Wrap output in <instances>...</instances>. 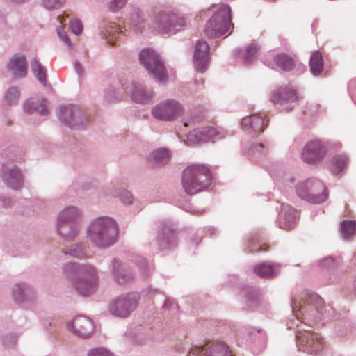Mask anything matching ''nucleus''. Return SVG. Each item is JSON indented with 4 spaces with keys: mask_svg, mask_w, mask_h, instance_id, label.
I'll return each instance as SVG.
<instances>
[{
    "mask_svg": "<svg viewBox=\"0 0 356 356\" xmlns=\"http://www.w3.org/2000/svg\"><path fill=\"white\" fill-rule=\"evenodd\" d=\"M85 238L93 245H114L119 242V227L116 221L108 216H99L86 226Z\"/></svg>",
    "mask_w": 356,
    "mask_h": 356,
    "instance_id": "f257e3e1",
    "label": "nucleus"
},
{
    "mask_svg": "<svg viewBox=\"0 0 356 356\" xmlns=\"http://www.w3.org/2000/svg\"><path fill=\"white\" fill-rule=\"evenodd\" d=\"M211 181V172L204 165L193 164L184 169L182 187L188 195H194L207 188Z\"/></svg>",
    "mask_w": 356,
    "mask_h": 356,
    "instance_id": "f03ea898",
    "label": "nucleus"
},
{
    "mask_svg": "<svg viewBox=\"0 0 356 356\" xmlns=\"http://www.w3.org/2000/svg\"><path fill=\"white\" fill-rule=\"evenodd\" d=\"M187 25L186 17L170 10L156 13L153 19V29L160 34L175 35Z\"/></svg>",
    "mask_w": 356,
    "mask_h": 356,
    "instance_id": "7ed1b4c3",
    "label": "nucleus"
},
{
    "mask_svg": "<svg viewBox=\"0 0 356 356\" xmlns=\"http://www.w3.org/2000/svg\"><path fill=\"white\" fill-rule=\"evenodd\" d=\"M231 25V8L228 5H221L207 22L204 34L216 38L225 34Z\"/></svg>",
    "mask_w": 356,
    "mask_h": 356,
    "instance_id": "20e7f679",
    "label": "nucleus"
},
{
    "mask_svg": "<svg viewBox=\"0 0 356 356\" xmlns=\"http://www.w3.org/2000/svg\"><path fill=\"white\" fill-rule=\"evenodd\" d=\"M139 59L148 74L156 81L160 83H165L168 81V76L164 63L154 50L143 49L139 54Z\"/></svg>",
    "mask_w": 356,
    "mask_h": 356,
    "instance_id": "39448f33",
    "label": "nucleus"
},
{
    "mask_svg": "<svg viewBox=\"0 0 356 356\" xmlns=\"http://www.w3.org/2000/svg\"><path fill=\"white\" fill-rule=\"evenodd\" d=\"M296 193L301 199L314 204L325 202L328 196L327 189L324 184L315 178L299 182L296 185Z\"/></svg>",
    "mask_w": 356,
    "mask_h": 356,
    "instance_id": "423d86ee",
    "label": "nucleus"
},
{
    "mask_svg": "<svg viewBox=\"0 0 356 356\" xmlns=\"http://www.w3.org/2000/svg\"><path fill=\"white\" fill-rule=\"evenodd\" d=\"M58 117L65 125L74 130L84 129L88 123L86 114L76 105L60 106Z\"/></svg>",
    "mask_w": 356,
    "mask_h": 356,
    "instance_id": "0eeeda50",
    "label": "nucleus"
},
{
    "mask_svg": "<svg viewBox=\"0 0 356 356\" xmlns=\"http://www.w3.org/2000/svg\"><path fill=\"white\" fill-rule=\"evenodd\" d=\"M0 177L5 186L12 191H19L25 186V174L22 169L15 163H3L0 168Z\"/></svg>",
    "mask_w": 356,
    "mask_h": 356,
    "instance_id": "6e6552de",
    "label": "nucleus"
},
{
    "mask_svg": "<svg viewBox=\"0 0 356 356\" xmlns=\"http://www.w3.org/2000/svg\"><path fill=\"white\" fill-rule=\"evenodd\" d=\"M182 112L181 104L174 99L163 101L152 108V115L154 118L165 122L175 120Z\"/></svg>",
    "mask_w": 356,
    "mask_h": 356,
    "instance_id": "1a4fd4ad",
    "label": "nucleus"
},
{
    "mask_svg": "<svg viewBox=\"0 0 356 356\" xmlns=\"http://www.w3.org/2000/svg\"><path fill=\"white\" fill-rule=\"evenodd\" d=\"M299 346L307 353L317 354L324 347V342L321 334L312 331L299 332L297 334Z\"/></svg>",
    "mask_w": 356,
    "mask_h": 356,
    "instance_id": "9d476101",
    "label": "nucleus"
},
{
    "mask_svg": "<svg viewBox=\"0 0 356 356\" xmlns=\"http://www.w3.org/2000/svg\"><path fill=\"white\" fill-rule=\"evenodd\" d=\"M225 136L222 129L212 127L198 128L190 132L187 136V142L190 144H198L209 142L212 138H222Z\"/></svg>",
    "mask_w": 356,
    "mask_h": 356,
    "instance_id": "9b49d317",
    "label": "nucleus"
},
{
    "mask_svg": "<svg viewBox=\"0 0 356 356\" xmlns=\"http://www.w3.org/2000/svg\"><path fill=\"white\" fill-rule=\"evenodd\" d=\"M298 97L296 92L289 86L281 87L275 90L272 93L270 100L275 103L282 106L288 104L286 109L290 111L294 106Z\"/></svg>",
    "mask_w": 356,
    "mask_h": 356,
    "instance_id": "f8f14e48",
    "label": "nucleus"
},
{
    "mask_svg": "<svg viewBox=\"0 0 356 356\" xmlns=\"http://www.w3.org/2000/svg\"><path fill=\"white\" fill-rule=\"evenodd\" d=\"M130 93L133 102L140 104H147L150 103L155 97V92L152 88L136 81L131 83Z\"/></svg>",
    "mask_w": 356,
    "mask_h": 356,
    "instance_id": "ddd939ff",
    "label": "nucleus"
},
{
    "mask_svg": "<svg viewBox=\"0 0 356 356\" xmlns=\"http://www.w3.org/2000/svg\"><path fill=\"white\" fill-rule=\"evenodd\" d=\"M209 46L207 42L199 40L196 44L194 51V65L199 72H204L208 68L210 57L209 54Z\"/></svg>",
    "mask_w": 356,
    "mask_h": 356,
    "instance_id": "4468645a",
    "label": "nucleus"
},
{
    "mask_svg": "<svg viewBox=\"0 0 356 356\" xmlns=\"http://www.w3.org/2000/svg\"><path fill=\"white\" fill-rule=\"evenodd\" d=\"M325 153V147L320 141L313 140L304 147L302 158L307 163H316L324 157Z\"/></svg>",
    "mask_w": 356,
    "mask_h": 356,
    "instance_id": "2eb2a0df",
    "label": "nucleus"
},
{
    "mask_svg": "<svg viewBox=\"0 0 356 356\" xmlns=\"http://www.w3.org/2000/svg\"><path fill=\"white\" fill-rule=\"evenodd\" d=\"M70 331L76 334L86 337L93 331L94 326L92 321L85 316H77L67 323Z\"/></svg>",
    "mask_w": 356,
    "mask_h": 356,
    "instance_id": "dca6fc26",
    "label": "nucleus"
},
{
    "mask_svg": "<svg viewBox=\"0 0 356 356\" xmlns=\"http://www.w3.org/2000/svg\"><path fill=\"white\" fill-rule=\"evenodd\" d=\"M188 356H231L229 348L224 343H216L208 347L193 348Z\"/></svg>",
    "mask_w": 356,
    "mask_h": 356,
    "instance_id": "f3484780",
    "label": "nucleus"
},
{
    "mask_svg": "<svg viewBox=\"0 0 356 356\" xmlns=\"http://www.w3.org/2000/svg\"><path fill=\"white\" fill-rule=\"evenodd\" d=\"M136 307L135 300L127 297L117 299L110 307L111 312L120 317H127Z\"/></svg>",
    "mask_w": 356,
    "mask_h": 356,
    "instance_id": "a211bd4d",
    "label": "nucleus"
},
{
    "mask_svg": "<svg viewBox=\"0 0 356 356\" xmlns=\"http://www.w3.org/2000/svg\"><path fill=\"white\" fill-rule=\"evenodd\" d=\"M171 152L167 148H158L147 156L148 163L154 168H161L168 164L171 159Z\"/></svg>",
    "mask_w": 356,
    "mask_h": 356,
    "instance_id": "6ab92c4d",
    "label": "nucleus"
},
{
    "mask_svg": "<svg viewBox=\"0 0 356 356\" xmlns=\"http://www.w3.org/2000/svg\"><path fill=\"white\" fill-rule=\"evenodd\" d=\"M7 67L14 77H25L27 73L25 56L24 55L14 54L9 59Z\"/></svg>",
    "mask_w": 356,
    "mask_h": 356,
    "instance_id": "aec40b11",
    "label": "nucleus"
},
{
    "mask_svg": "<svg viewBox=\"0 0 356 356\" xmlns=\"http://www.w3.org/2000/svg\"><path fill=\"white\" fill-rule=\"evenodd\" d=\"M297 218V211L288 204H282L279 214L278 225L284 229L292 228Z\"/></svg>",
    "mask_w": 356,
    "mask_h": 356,
    "instance_id": "412c9836",
    "label": "nucleus"
},
{
    "mask_svg": "<svg viewBox=\"0 0 356 356\" xmlns=\"http://www.w3.org/2000/svg\"><path fill=\"white\" fill-rule=\"evenodd\" d=\"M88 273L89 275L88 280L85 278L75 284L76 290L84 296H89L93 293L97 283L96 271L94 268L89 267Z\"/></svg>",
    "mask_w": 356,
    "mask_h": 356,
    "instance_id": "4be33fe9",
    "label": "nucleus"
},
{
    "mask_svg": "<svg viewBox=\"0 0 356 356\" xmlns=\"http://www.w3.org/2000/svg\"><path fill=\"white\" fill-rule=\"evenodd\" d=\"M81 227L79 222H56V231L58 235L66 241L75 238L79 234Z\"/></svg>",
    "mask_w": 356,
    "mask_h": 356,
    "instance_id": "5701e85b",
    "label": "nucleus"
},
{
    "mask_svg": "<svg viewBox=\"0 0 356 356\" xmlns=\"http://www.w3.org/2000/svg\"><path fill=\"white\" fill-rule=\"evenodd\" d=\"M83 211L76 206H68L62 209L56 217V222H79L83 217Z\"/></svg>",
    "mask_w": 356,
    "mask_h": 356,
    "instance_id": "b1692460",
    "label": "nucleus"
},
{
    "mask_svg": "<svg viewBox=\"0 0 356 356\" xmlns=\"http://www.w3.org/2000/svg\"><path fill=\"white\" fill-rule=\"evenodd\" d=\"M23 109L28 114L38 113L41 115H46L48 113L47 100L45 99H28L23 104Z\"/></svg>",
    "mask_w": 356,
    "mask_h": 356,
    "instance_id": "393cba45",
    "label": "nucleus"
},
{
    "mask_svg": "<svg viewBox=\"0 0 356 356\" xmlns=\"http://www.w3.org/2000/svg\"><path fill=\"white\" fill-rule=\"evenodd\" d=\"M241 125L245 129L259 133L264 131L266 123L262 116L254 114L244 117L241 120Z\"/></svg>",
    "mask_w": 356,
    "mask_h": 356,
    "instance_id": "a878e982",
    "label": "nucleus"
},
{
    "mask_svg": "<svg viewBox=\"0 0 356 356\" xmlns=\"http://www.w3.org/2000/svg\"><path fill=\"white\" fill-rule=\"evenodd\" d=\"M101 35L106 42L111 46L115 45V41L121 35L120 28L115 23L111 22L105 25L101 31Z\"/></svg>",
    "mask_w": 356,
    "mask_h": 356,
    "instance_id": "bb28decb",
    "label": "nucleus"
},
{
    "mask_svg": "<svg viewBox=\"0 0 356 356\" xmlns=\"http://www.w3.org/2000/svg\"><path fill=\"white\" fill-rule=\"evenodd\" d=\"M324 61L322 54L318 51H314L309 60L310 71L314 76H319L323 70Z\"/></svg>",
    "mask_w": 356,
    "mask_h": 356,
    "instance_id": "cd10ccee",
    "label": "nucleus"
},
{
    "mask_svg": "<svg viewBox=\"0 0 356 356\" xmlns=\"http://www.w3.org/2000/svg\"><path fill=\"white\" fill-rule=\"evenodd\" d=\"M273 60L278 67L284 71H291L295 66V62L289 55L280 53L276 55Z\"/></svg>",
    "mask_w": 356,
    "mask_h": 356,
    "instance_id": "c85d7f7f",
    "label": "nucleus"
},
{
    "mask_svg": "<svg viewBox=\"0 0 356 356\" xmlns=\"http://www.w3.org/2000/svg\"><path fill=\"white\" fill-rule=\"evenodd\" d=\"M278 266L275 264H261L254 267V273L261 277L273 276L278 272Z\"/></svg>",
    "mask_w": 356,
    "mask_h": 356,
    "instance_id": "c756f323",
    "label": "nucleus"
},
{
    "mask_svg": "<svg viewBox=\"0 0 356 356\" xmlns=\"http://www.w3.org/2000/svg\"><path fill=\"white\" fill-rule=\"evenodd\" d=\"M31 70L35 74L37 80L43 86L47 85V72L42 64L36 59L33 58L31 62Z\"/></svg>",
    "mask_w": 356,
    "mask_h": 356,
    "instance_id": "7c9ffc66",
    "label": "nucleus"
},
{
    "mask_svg": "<svg viewBox=\"0 0 356 356\" xmlns=\"http://www.w3.org/2000/svg\"><path fill=\"white\" fill-rule=\"evenodd\" d=\"M341 235L344 239H350L356 234V222L343 220L340 225Z\"/></svg>",
    "mask_w": 356,
    "mask_h": 356,
    "instance_id": "2f4dec72",
    "label": "nucleus"
},
{
    "mask_svg": "<svg viewBox=\"0 0 356 356\" xmlns=\"http://www.w3.org/2000/svg\"><path fill=\"white\" fill-rule=\"evenodd\" d=\"M20 98V90L17 86L10 87L4 93L3 100L8 106L16 105Z\"/></svg>",
    "mask_w": 356,
    "mask_h": 356,
    "instance_id": "473e14b6",
    "label": "nucleus"
},
{
    "mask_svg": "<svg viewBox=\"0 0 356 356\" xmlns=\"http://www.w3.org/2000/svg\"><path fill=\"white\" fill-rule=\"evenodd\" d=\"M348 159L345 155H337L332 158L330 170L332 173L338 174L346 166Z\"/></svg>",
    "mask_w": 356,
    "mask_h": 356,
    "instance_id": "72a5a7b5",
    "label": "nucleus"
},
{
    "mask_svg": "<svg viewBox=\"0 0 356 356\" xmlns=\"http://www.w3.org/2000/svg\"><path fill=\"white\" fill-rule=\"evenodd\" d=\"M158 241L162 243H172L175 241L176 234L172 231L168 227H163L159 231L158 236Z\"/></svg>",
    "mask_w": 356,
    "mask_h": 356,
    "instance_id": "f704fd0d",
    "label": "nucleus"
},
{
    "mask_svg": "<svg viewBox=\"0 0 356 356\" xmlns=\"http://www.w3.org/2000/svg\"><path fill=\"white\" fill-rule=\"evenodd\" d=\"M113 268L115 269L116 280L119 284H123L131 280L130 275L125 274L124 269L123 267H121L119 261L116 259L113 261Z\"/></svg>",
    "mask_w": 356,
    "mask_h": 356,
    "instance_id": "c9c22d12",
    "label": "nucleus"
},
{
    "mask_svg": "<svg viewBox=\"0 0 356 356\" xmlns=\"http://www.w3.org/2000/svg\"><path fill=\"white\" fill-rule=\"evenodd\" d=\"M259 50V47L257 44L251 43L249 44L242 56L245 64L248 65L251 63L256 57Z\"/></svg>",
    "mask_w": 356,
    "mask_h": 356,
    "instance_id": "e433bc0d",
    "label": "nucleus"
},
{
    "mask_svg": "<svg viewBox=\"0 0 356 356\" xmlns=\"http://www.w3.org/2000/svg\"><path fill=\"white\" fill-rule=\"evenodd\" d=\"M104 99L108 104L115 103L122 99V95L118 90L111 86L105 91Z\"/></svg>",
    "mask_w": 356,
    "mask_h": 356,
    "instance_id": "4c0bfd02",
    "label": "nucleus"
},
{
    "mask_svg": "<svg viewBox=\"0 0 356 356\" xmlns=\"http://www.w3.org/2000/svg\"><path fill=\"white\" fill-rule=\"evenodd\" d=\"M130 21L134 29L140 31L143 26V18L139 9L134 10L131 14Z\"/></svg>",
    "mask_w": 356,
    "mask_h": 356,
    "instance_id": "58836bf2",
    "label": "nucleus"
},
{
    "mask_svg": "<svg viewBox=\"0 0 356 356\" xmlns=\"http://www.w3.org/2000/svg\"><path fill=\"white\" fill-rule=\"evenodd\" d=\"M114 196H118L125 204H130L133 202L131 193L126 190H114L112 193Z\"/></svg>",
    "mask_w": 356,
    "mask_h": 356,
    "instance_id": "ea45409f",
    "label": "nucleus"
},
{
    "mask_svg": "<svg viewBox=\"0 0 356 356\" xmlns=\"http://www.w3.org/2000/svg\"><path fill=\"white\" fill-rule=\"evenodd\" d=\"M66 0H42V6L47 10H51L60 8Z\"/></svg>",
    "mask_w": 356,
    "mask_h": 356,
    "instance_id": "a19ab883",
    "label": "nucleus"
},
{
    "mask_svg": "<svg viewBox=\"0 0 356 356\" xmlns=\"http://www.w3.org/2000/svg\"><path fill=\"white\" fill-rule=\"evenodd\" d=\"M56 31L59 38L69 47L71 48L72 47V44L70 42V40L68 37L67 33L63 28L60 26H58L56 29Z\"/></svg>",
    "mask_w": 356,
    "mask_h": 356,
    "instance_id": "79ce46f5",
    "label": "nucleus"
},
{
    "mask_svg": "<svg viewBox=\"0 0 356 356\" xmlns=\"http://www.w3.org/2000/svg\"><path fill=\"white\" fill-rule=\"evenodd\" d=\"M71 31L75 35H80L83 31V26L79 19H72L70 22Z\"/></svg>",
    "mask_w": 356,
    "mask_h": 356,
    "instance_id": "37998d69",
    "label": "nucleus"
},
{
    "mask_svg": "<svg viewBox=\"0 0 356 356\" xmlns=\"http://www.w3.org/2000/svg\"><path fill=\"white\" fill-rule=\"evenodd\" d=\"M127 0H112L108 3V8L113 12L118 11L124 6Z\"/></svg>",
    "mask_w": 356,
    "mask_h": 356,
    "instance_id": "c03bdc74",
    "label": "nucleus"
},
{
    "mask_svg": "<svg viewBox=\"0 0 356 356\" xmlns=\"http://www.w3.org/2000/svg\"><path fill=\"white\" fill-rule=\"evenodd\" d=\"M251 151L254 154L265 155L268 152V149L263 144H254L251 147Z\"/></svg>",
    "mask_w": 356,
    "mask_h": 356,
    "instance_id": "a18cd8bd",
    "label": "nucleus"
},
{
    "mask_svg": "<svg viewBox=\"0 0 356 356\" xmlns=\"http://www.w3.org/2000/svg\"><path fill=\"white\" fill-rule=\"evenodd\" d=\"M88 356H113V355L104 348H98L91 350Z\"/></svg>",
    "mask_w": 356,
    "mask_h": 356,
    "instance_id": "49530a36",
    "label": "nucleus"
},
{
    "mask_svg": "<svg viewBox=\"0 0 356 356\" xmlns=\"http://www.w3.org/2000/svg\"><path fill=\"white\" fill-rule=\"evenodd\" d=\"M12 205V200L10 197L6 196H0V207L3 208H9Z\"/></svg>",
    "mask_w": 356,
    "mask_h": 356,
    "instance_id": "de8ad7c7",
    "label": "nucleus"
},
{
    "mask_svg": "<svg viewBox=\"0 0 356 356\" xmlns=\"http://www.w3.org/2000/svg\"><path fill=\"white\" fill-rule=\"evenodd\" d=\"M74 67L76 73L79 76H82L83 74V68L81 64L79 61H75L74 64Z\"/></svg>",
    "mask_w": 356,
    "mask_h": 356,
    "instance_id": "09e8293b",
    "label": "nucleus"
},
{
    "mask_svg": "<svg viewBox=\"0 0 356 356\" xmlns=\"http://www.w3.org/2000/svg\"><path fill=\"white\" fill-rule=\"evenodd\" d=\"M207 232L211 236H213L216 233L217 229L215 227H209L207 228Z\"/></svg>",
    "mask_w": 356,
    "mask_h": 356,
    "instance_id": "8fccbe9b",
    "label": "nucleus"
},
{
    "mask_svg": "<svg viewBox=\"0 0 356 356\" xmlns=\"http://www.w3.org/2000/svg\"><path fill=\"white\" fill-rule=\"evenodd\" d=\"M17 291L16 290L14 291V296H15V300L16 301H19V300L17 298V294H16Z\"/></svg>",
    "mask_w": 356,
    "mask_h": 356,
    "instance_id": "3c124183",
    "label": "nucleus"
},
{
    "mask_svg": "<svg viewBox=\"0 0 356 356\" xmlns=\"http://www.w3.org/2000/svg\"><path fill=\"white\" fill-rule=\"evenodd\" d=\"M325 261L326 262H330V261H332V259H330V258H327L325 260Z\"/></svg>",
    "mask_w": 356,
    "mask_h": 356,
    "instance_id": "603ef678",
    "label": "nucleus"
},
{
    "mask_svg": "<svg viewBox=\"0 0 356 356\" xmlns=\"http://www.w3.org/2000/svg\"><path fill=\"white\" fill-rule=\"evenodd\" d=\"M72 255L75 256V257H79V254H76V253H72Z\"/></svg>",
    "mask_w": 356,
    "mask_h": 356,
    "instance_id": "864d4df0",
    "label": "nucleus"
},
{
    "mask_svg": "<svg viewBox=\"0 0 356 356\" xmlns=\"http://www.w3.org/2000/svg\"><path fill=\"white\" fill-rule=\"evenodd\" d=\"M310 188L311 187H307L305 190L309 192L310 191Z\"/></svg>",
    "mask_w": 356,
    "mask_h": 356,
    "instance_id": "5fc2aeb1",
    "label": "nucleus"
},
{
    "mask_svg": "<svg viewBox=\"0 0 356 356\" xmlns=\"http://www.w3.org/2000/svg\"><path fill=\"white\" fill-rule=\"evenodd\" d=\"M310 188L311 187H307L305 190L309 192L310 191Z\"/></svg>",
    "mask_w": 356,
    "mask_h": 356,
    "instance_id": "6e6d98bb",
    "label": "nucleus"
},
{
    "mask_svg": "<svg viewBox=\"0 0 356 356\" xmlns=\"http://www.w3.org/2000/svg\"><path fill=\"white\" fill-rule=\"evenodd\" d=\"M296 318H299V316H298V314H296Z\"/></svg>",
    "mask_w": 356,
    "mask_h": 356,
    "instance_id": "4d7b16f0",
    "label": "nucleus"
},
{
    "mask_svg": "<svg viewBox=\"0 0 356 356\" xmlns=\"http://www.w3.org/2000/svg\"><path fill=\"white\" fill-rule=\"evenodd\" d=\"M184 126H186V127L188 126V124L185 122Z\"/></svg>",
    "mask_w": 356,
    "mask_h": 356,
    "instance_id": "13d9d810",
    "label": "nucleus"
}]
</instances>
